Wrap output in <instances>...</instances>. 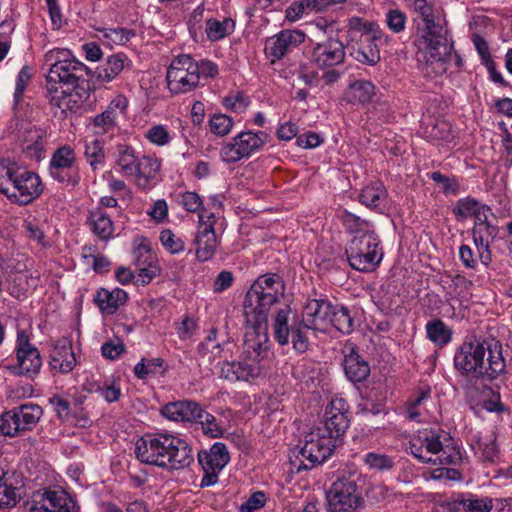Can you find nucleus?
<instances>
[{"label":"nucleus","mask_w":512,"mask_h":512,"mask_svg":"<svg viewBox=\"0 0 512 512\" xmlns=\"http://www.w3.org/2000/svg\"><path fill=\"white\" fill-rule=\"evenodd\" d=\"M43 409L35 403L22 404L0 414V435L14 438L36 427Z\"/></svg>","instance_id":"obj_9"},{"label":"nucleus","mask_w":512,"mask_h":512,"mask_svg":"<svg viewBox=\"0 0 512 512\" xmlns=\"http://www.w3.org/2000/svg\"><path fill=\"white\" fill-rule=\"evenodd\" d=\"M387 197V191L383 183L376 181L365 186L359 195L360 202L369 207L379 208Z\"/></svg>","instance_id":"obj_38"},{"label":"nucleus","mask_w":512,"mask_h":512,"mask_svg":"<svg viewBox=\"0 0 512 512\" xmlns=\"http://www.w3.org/2000/svg\"><path fill=\"white\" fill-rule=\"evenodd\" d=\"M414 9L425 24L423 31L443 28L438 22V12L434 9L432 3L427 0H414Z\"/></svg>","instance_id":"obj_45"},{"label":"nucleus","mask_w":512,"mask_h":512,"mask_svg":"<svg viewBox=\"0 0 512 512\" xmlns=\"http://www.w3.org/2000/svg\"><path fill=\"white\" fill-rule=\"evenodd\" d=\"M46 135V130L36 127L27 132L25 151L30 158L40 160L43 157Z\"/></svg>","instance_id":"obj_40"},{"label":"nucleus","mask_w":512,"mask_h":512,"mask_svg":"<svg viewBox=\"0 0 512 512\" xmlns=\"http://www.w3.org/2000/svg\"><path fill=\"white\" fill-rule=\"evenodd\" d=\"M330 319L331 329L335 328L343 334H348L353 330V318L349 310L342 305H333Z\"/></svg>","instance_id":"obj_50"},{"label":"nucleus","mask_w":512,"mask_h":512,"mask_svg":"<svg viewBox=\"0 0 512 512\" xmlns=\"http://www.w3.org/2000/svg\"><path fill=\"white\" fill-rule=\"evenodd\" d=\"M84 154L93 170L103 167L105 156L103 146L99 140L86 141Z\"/></svg>","instance_id":"obj_55"},{"label":"nucleus","mask_w":512,"mask_h":512,"mask_svg":"<svg viewBox=\"0 0 512 512\" xmlns=\"http://www.w3.org/2000/svg\"><path fill=\"white\" fill-rule=\"evenodd\" d=\"M195 423H199L203 433L211 438H218L223 435V430L217 422L216 417L207 412L201 405Z\"/></svg>","instance_id":"obj_52"},{"label":"nucleus","mask_w":512,"mask_h":512,"mask_svg":"<svg viewBox=\"0 0 512 512\" xmlns=\"http://www.w3.org/2000/svg\"><path fill=\"white\" fill-rule=\"evenodd\" d=\"M291 314L292 310L290 307L285 306L279 309L273 318V336L281 346H285L290 342V334L293 328V324L290 325Z\"/></svg>","instance_id":"obj_35"},{"label":"nucleus","mask_w":512,"mask_h":512,"mask_svg":"<svg viewBox=\"0 0 512 512\" xmlns=\"http://www.w3.org/2000/svg\"><path fill=\"white\" fill-rule=\"evenodd\" d=\"M453 44L449 43L443 28L423 31L418 41V61L422 71L430 77H438L448 72L449 54Z\"/></svg>","instance_id":"obj_6"},{"label":"nucleus","mask_w":512,"mask_h":512,"mask_svg":"<svg viewBox=\"0 0 512 512\" xmlns=\"http://www.w3.org/2000/svg\"><path fill=\"white\" fill-rule=\"evenodd\" d=\"M269 135L264 131H241L220 148V158L225 163H236L259 152L268 142Z\"/></svg>","instance_id":"obj_10"},{"label":"nucleus","mask_w":512,"mask_h":512,"mask_svg":"<svg viewBox=\"0 0 512 512\" xmlns=\"http://www.w3.org/2000/svg\"><path fill=\"white\" fill-rule=\"evenodd\" d=\"M379 243L373 231L355 235L346 248L350 266L360 272L374 271L382 260Z\"/></svg>","instance_id":"obj_8"},{"label":"nucleus","mask_w":512,"mask_h":512,"mask_svg":"<svg viewBox=\"0 0 512 512\" xmlns=\"http://www.w3.org/2000/svg\"><path fill=\"white\" fill-rule=\"evenodd\" d=\"M339 218L342 224L350 233H356V235H360L365 231H371L369 229V223L366 220L361 219L357 215L347 210L341 211L339 213Z\"/></svg>","instance_id":"obj_56"},{"label":"nucleus","mask_w":512,"mask_h":512,"mask_svg":"<svg viewBox=\"0 0 512 512\" xmlns=\"http://www.w3.org/2000/svg\"><path fill=\"white\" fill-rule=\"evenodd\" d=\"M385 25L395 34L403 32L407 24V16L400 9H389L385 13Z\"/></svg>","instance_id":"obj_59"},{"label":"nucleus","mask_w":512,"mask_h":512,"mask_svg":"<svg viewBox=\"0 0 512 512\" xmlns=\"http://www.w3.org/2000/svg\"><path fill=\"white\" fill-rule=\"evenodd\" d=\"M30 336L25 329L17 332L15 346L17 364L14 369L18 374L33 377L40 372L42 359L38 349L30 342Z\"/></svg>","instance_id":"obj_15"},{"label":"nucleus","mask_w":512,"mask_h":512,"mask_svg":"<svg viewBox=\"0 0 512 512\" xmlns=\"http://www.w3.org/2000/svg\"><path fill=\"white\" fill-rule=\"evenodd\" d=\"M473 241L479 251L483 263L490 260L489 246L498 234V227L490 222L473 226Z\"/></svg>","instance_id":"obj_31"},{"label":"nucleus","mask_w":512,"mask_h":512,"mask_svg":"<svg viewBox=\"0 0 512 512\" xmlns=\"http://www.w3.org/2000/svg\"><path fill=\"white\" fill-rule=\"evenodd\" d=\"M327 429L316 425L304 435L300 454L309 461L311 466L323 463L337 446L339 439L333 436Z\"/></svg>","instance_id":"obj_11"},{"label":"nucleus","mask_w":512,"mask_h":512,"mask_svg":"<svg viewBox=\"0 0 512 512\" xmlns=\"http://www.w3.org/2000/svg\"><path fill=\"white\" fill-rule=\"evenodd\" d=\"M261 372L262 364L246 359L243 352L239 360L219 363V376L231 382L254 380Z\"/></svg>","instance_id":"obj_22"},{"label":"nucleus","mask_w":512,"mask_h":512,"mask_svg":"<svg viewBox=\"0 0 512 512\" xmlns=\"http://www.w3.org/2000/svg\"><path fill=\"white\" fill-rule=\"evenodd\" d=\"M479 203L475 198L465 197L457 200L453 207V213L460 218H467L473 216L476 210L480 207Z\"/></svg>","instance_id":"obj_64"},{"label":"nucleus","mask_w":512,"mask_h":512,"mask_svg":"<svg viewBox=\"0 0 512 512\" xmlns=\"http://www.w3.org/2000/svg\"><path fill=\"white\" fill-rule=\"evenodd\" d=\"M136 177L137 185L142 189L150 188L156 181L160 171L161 162L156 157L143 156L138 159L136 165Z\"/></svg>","instance_id":"obj_30"},{"label":"nucleus","mask_w":512,"mask_h":512,"mask_svg":"<svg viewBox=\"0 0 512 512\" xmlns=\"http://www.w3.org/2000/svg\"><path fill=\"white\" fill-rule=\"evenodd\" d=\"M135 254H145L144 267H139L135 276V283L141 285L149 284L157 275L160 274V268L155 264V257L147 246H142L135 251Z\"/></svg>","instance_id":"obj_36"},{"label":"nucleus","mask_w":512,"mask_h":512,"mask_svg":"<svg viewBox=\"0 0 512 512\" xmlns=\"http://www.w3.org/2000/svg\"><path fill=\"white\" fill-rule=\"evenodd\" d=\"M200 412V404L192 400L170 402L161 407L160 413L170 421L195 423Z\"/></svg>","instance_id":"obj_26"},{"label":"nucleus","mask_w":512,"mask_h":512,"mask_svg":"<svg viewBox=\"0 0 512 512\" xmlns=\"http://www.w3.org/2000/svg\"><path fill=\"white\" fill-rule=\"evenodd\" d=\"M179 204L188 212L203 214V201L199 194L192 191L180 193Z\"/></svg>","instance_id":"obj_62"},{"label":"nucleus","mask_w":512,"mask_h":512,"mask_svg":"<svg viewBox=\"0 0 512 512\" xmlns=\"http://www.w3.org/2000/svg\"><path fill=\"white\" fill-rule=\"evenodd\" d=\"M136 458L145 464L173 471L193 462L192 448L186 440L170 433H146L135 443Z\"/></svg>","instance_id":"obj_1"},{"label":"nucleus","mask_w":512,"mask_h":512,"mask_svg":"<svg viewBox=\"0 0 512 512\" xmlns=\"http://www.w3.org/2000/svg\"><path fill=\"white\" fill-rule=\"evenodd\" d=\"M76 364L77 360L72 341L66 337L57 340L50 354L49 365L51 369L66 374L71 372Z\"/></svg>","instance_id":"obj_25"},{"label":"nucleus","mask_w":512,"mask_h":512,"mask_svg":"<svg viewBox=\"0 0 512 512\" xmlns=\"http://www.w3.org/2000/svg\"><path fill=\"white\" fill-rule=\"evenodd\" d=\"M32 512H79L77 502L63 490H46L33 495Z\"/></svg>","instance_id":"obj_16"},{"label":"nucleus","mask_w":512,"mask_h":512,"mask_svg":"<svg viewBox=\"0 0 512 512\" xmlns=\"http://www.w3.org/2000/svg\"><path fill=\"white\" fill-rule=\"evenodd\" d=\"M308 328L302 325V319L300 321L293 323V328L291 330V342L293 344V348L298 353H304L308 350L309 347V339L306 334Z\"/></svg>","instance_id":"obj_58"},{"label":"nucleus","mask_w":512,"mask_h":512,"mask_svg":"<svg viewBox=\"0 0 512 512\" xmlns=\"http://www.w3.org/2000/svg\"><path fill=\"white\" fill-rule=\"evenodd\" d=\"M492 502L488 498H477L469 496L451 503V510L454 512H490Z\"/></svg>","instance_id":"obj_41"},{"label":"nucleus","mask_w":512,"mask_h":512,"mask_svg":"<svg viewBox=\"0 0 512 512\" xmlns=\"http://www.w3.org/2000/svg\"><path fill=\"white\" fill-rule=\"evenodd\" d=\"M426 337L434 345L443 347L452 340V330L441 319H433L425 325Z\"/></svg>","instance_id":"obj_37"},{"label":"nucleus","mask_w":512,"mask_h":512,"mask_svg":"<svg viewBox=\"0 0 512 512\" xmlns=\"http://www.w3.org/2000/svg\"><path fill=\"white\" fill-rule=\"evenodd\" d=\"M20 500L17 487L13 485L12 475L2 473L0 475V508L14 507Z\"/></svg>","instance_id":"obj_44"},{"label":"nucleus","mask_w":512,"mask_h":512,"mask_svg":"<svg viewBox=\"0 0 512 512\" xmlns=\"http://www.w3.org/2000/svg\"><path fill=\"white\" fill-rule=\"evenodd\" d=\"M233 126V118L226 114H214L209 120L210 131L220 137L228 135Z\"/></svg>","instance_id":"obj_57"},{"label":"nucleus","mask_w":512,"mask_h":512,"mask_svg":"<svg viewBox=\"0 0 512 512\" xmlns=\"http://www.w3.org/2000/svg\"><path fill=\"white\" fill-rule=\"evenodd\" d=\"M343 366L347 378L352 382H362L370 374L369 364L352 346H345L344 348Z\"/></svg>","instance_id":"obj_27"},{"label":"nucleus","mask_w":512,"mask_h":512,"mask_svg":"<svg viewBox=\"0 0 512 512\" xmlns=\"http://www.w3.org/2000/svg\"><path fill=\"white\" fill-rule=\"evenodd\" d=\"M349 405L343 398H332L325 409L324 420L318 425L328 428L333 436L340 439L349 427Z\"/></svg>","instance_id":"obj_24"},{"label":"nucleus","mask_w":512,"mask_h":512,"mask_svg":"<svg viewBox=\"0 0 512 512\" xmlns=\"http://www.w3.org/2000/svg\"><path fill=\"white\" fill-rule=\"evenodd\" d=\"M426 137L432 142H451L454 138L452 126L443 119H435L425 128Z\"/></svg>","instance_id":"obj_43"},{"label":"nucleus","mask_w":512,"mask_h":512,"mask_svg":"<svg viewBox=\"0 0 512 512\" xmlns=\"http://www.w3.org/2000/svg\"><path fill=\"white\" fill-rule=\"evenodd\" d=\"M128 299V294L120 288L108 290L100 288L94 295V302L102 313L112 315L120 306L124 305Z\"/></svg>","instance_id":"obj_28"},{"label":"nucleus","mask_w":512,"mask_h":512,"mask_svg":"<svg viewBox=\"0 0 512 512\" xmlns=\"http://www.w3.org/2000/svg\"><path fill=\"white\" fill-rule=\"evenodd\" d=\"M376 95L375 85L368 80H355L346 88L343 98L352 105H366Z\"/></svg>","instance_id":"obj_29"},{"label":"nucleus","mask_w":512,"mask_h":512,"mask_svg":"<svg viewBox=\"0 0 512 512\" xmlns=\"http://www.w3.org/2000/svg\"><path fill=\"white\" fill-rule=\"evenodd\" d=\"M23 168L9 159H0V192L7 194L16 181V175L20 174Z\"/></svg>","instance_id":"obj_48"},{"label":"nucleus","mask_w":512,"mask_h":512,"mask_svg":"<svg viewBox=\"0 0 512 512\" xmlns=\"http://www.w3.org/2000/svg\"><path fill=\"white\" fill-rule=\"evenodd\" d=\"M431 392L429 386L419 389L416 397L408 403L406 408V415L409 420L417 422L422 420V408H425L427 402L431 400Z\"/></svg>","instance_id":"obj_46"},{"label":"nucleus","mask_w":512,"mask_h":512,"mask_svg":"<svg viewBox=\"0 0 512 512\" xmlns=\"http://www.w3.org/2000/svg\"><path fill=\"white\" fill-rule=\"evenodd\" d=\"M449 443L450 439L440 428H424L413 434L409 441V449L422 463L456 465L461 460V454Z\"/></svg>","instance_id":"obj_3"},{"label":"nucleus","mask_w":512,"mask_h":512,"mask_svg":"<svg viewBox=\"0 0 512 512\" xmlns=\"http://www.w3.org/2000/svg\"><path fill=\"white\" fill-rule=\"evenodd\" d=\"M99 32L101 33V39L109 45H125L136 35L133 29L124 27L103 28Z\"/></svg>","instance_id":"obj_51"},{"label":"nucleus","mask_w":512,"mask_h":512,"mask_svg":"<svg viewBox=\"0 0 512 512\" xmlns=\"http://www.w3.org/2000/svg\"><path fill=\"white\" fill-rule=\"evenodd\" d=\"M89 223L92 232L99 239L107 241L113 237V222L110 215H108L102 207H96L90 212Z\"/></svg>","instance_id":"obj_34"},{"label":"nucleus","mask_w":512,"mask_h":512,"mask_svg":"<svg viewBox=\"0 0 512 512\" xmlns=\"http://www.w3.org/2000/svg\"><path fill=\"white\" fill-rule=\"evenodd\" d=\"M49 173L54 180L71 187L77 186L81 180L78 166L57 169L55 171H50Z\"/></svg>","instance_id":"obj_60"},{"label":"nucleus","mask_w":512,"mask_h":512,"mask_svg":"<svg viewBox=\"0 0 512 512\" xmlns=\"http://www.w3.org/2000/svg\"><path fill=\"white\" fill-rule=\"evenodd\" d=\"M44 63L49 67L47 82L53 89V84H66L74 86L78 79V73L90 70L84 63L77 60L68 49L53 48L44 55Z\"/></svg>","instance_id":"obj_7"},{"label":"nucleus","mask_w":512,"mask_h":512,"mask_svg":"<svg viewBox=\"0 0 512 512\" xmlns=\"http://www.w3.org/2000/svg\"><path fill=\"white\" fill-rule=\"evenodd\" d=\"M19 173L6 196L15 203L27 205L42 193L43 186L36 173L25 169Z\"/></svg>","instance_id":"obj_20"},{"label":"nucleus","mask_w":512,"mask_h":512,"mask_svg":"<svg viewBox=\"0 0 512 512\" xmlns=\"http://www.w3.org/2000/svg\"><path fill=\"white\" fill-rule=\"evenodd\" d=\"M159 239L162 246L171 254H179L185 249L182 238L175 235L170 229L162 230Z\"/></svg>","instance_id":"obj_61"},{"label":"nucleus","mask_w":512,"mask_h":512,"mask_svg":"<svg viewBox=\"0 0 512 512\" xmlns=\"http://www.w3.org/2000/svg\"><path fill=\"white\" fill-rule=\"evenodd\" d=\"M327 512H359L364 505L356 483L348 478L335 481L326 493Z\"/></svg>","instance_id":"obj_12"},{"label":"nucleus","mask_w":512,"mask_h":512,"mask_svg":"<svg viewBox=\"0 0 512 512\" xmlns=\"http://www.w3.org/2000/svg\"><path fill=\"white\" fill-rule=\"evenodd\" d=\"M26 262H30L28 259ZM7 289L9 293L22 299L31 295L40 284V272L37 269L29 268L27 263L18 264L8 276Z\"/></svg>","instance_id":"obj_17"},{"label":"nucleus","mask_w":512,"mask_h":512,"mask_svg":"<svg viewBox=\"0 0 512 512\" xmlns=\"http://www.w3.org/2000/svg\"><path fill=\"white\" fill-rule=\"evenodd\" d=\"M380 46L366 39L361 40L358 49L353 52L354 58L363 64L376 65L380 61Z\"/></svg>","instance_id":"obj_47"},{"label":"nucleus","mask_w":512,"mask_h":512,"mask_svg":"<svg viewBox=\"0 0 512 512\" xmlns=\"http://www.w3.org/2000/svg\"><path fill=\"white\" fill-rule=\"evenodd\" d=\"M49 404L53 407L57 417L62 421L73 422L70 403L60 395H53L49 398Z\"/></svg>","instance_id":"obj_63"},{"label":"nucleus","mask_w":512,"mask_h":512,"mask_svg":"<svg viewBox=\"0 0 512 512\" xmlns=\"http://www.w3.org/2000/svg\"><path fill=\"white\" fill-rule=\"evenodd\" d=\"M88 94L86 91L80 92L79 90H72L69 93H64L60 97L58 106L63 111H70L73 113L78 112L84 105Z\"/></svg>","instance_id":"obj_53"},{"label":"nucleus","mask_w":512,"mask_h":512,"mask_svg":"<svg viewBox=\"0 0 512 512\" xmlns=\"http://www.w3.org/2000/svg\"><path fill=\"white\" fill-rule=\"evenodd\" d=\"M230 460L229 452L224 443L216 442L209 450L198 453V462L203 471L200 486L210 487L218 482V476Z\"/></svg>","instance_id":"obj_13"},{"label":"nucleus","mask_w":512,"mask_h":512,"mask_svg":"<svg viewBox=\"0 0 512 512\" xmlns=\"http://www.w3.org/2000/svg\"><path fill=\"white\" fill-rule=\"evenodd\" d=\"M285 284L278 274L259 276L246 293L243 310L247 322H267L271 307L284 296Z\"/></svg>","instance_id":"obj_4"},{"label":"nucleus","mask_w":512,"mask_h":512,"mask_svg":"<svg viewBox=\"0 0 512 512\" xmlns=\"http://www.w3.org/2000/svg\"><path fill=\"white\" fill-rule=\"evenodd\" d=\"M145 138L153 145L158 147L167 146L173 139V134L167 126L157 124L151 126L145 132Z\"/></svg>","instance_id":"obj_54"},{"label":"nucleus","mask_w":512,"mask_h":512,"mask_svg":"<svg viewBox=\"0 0 512 512\" xmlns=\"http://www.w3.org/2000/svg\"><path fill=\"white\" fill-rule=\"evenodd\" d=\"M470 446L484 461L493 462L498 455V446L493 432L475 433L470 437Z\"/></svg>","instance_id":"obj_32"},{"label":"nucleus","mask_w":512,"mask_h":512,"mask_svg":"<svg viewBox=\"0 0 512 512\" xmlns=\"http://www.w3.org/2000/svg\"><path fill=\"white\" fill-rule=\"evenodd\" d=\"M454 367L464 376L493 380L505 372L506 364L500 344L491 346L471 337L457 348Z\"/></svg>","instance_id":"obj_2"},{"label":"nucleus","mask_w":512,"mask_h":512,"mask_svg":"<svg viewBox=\"0 0 512 512\" xmlns=\"http://www.w3.org/2000/svg\"><path fill=\"white\" fill-rule=\"evenodd\" d=\"M215 222L216 217L214 213L199 215L193 244L195 245V256L200 262L212 259L220 244V238L216 235L214 229Z\"/></svg>","instance_id":"obj_14"},{"label":"nucleus","mask_w":512,"mask_h":512,"mask_svg":"<svg viewBox=\"0 0 512 512\" xmlns=\"http://www.w3.org/2000/svg\"><path fill=\"white\" fill-rule=\"evenodd\" d=\"M235 29V22L231 18L209 19L206 22L205 32L210 41H218L230 35Z\"/></svg>","instance_id":"obj_42"},{"label":"nucleus","mask_w":512,"mask_h":512,"mask_svg":"<svg viewBox=\"0 0 512 512\" xmlns=\"http://www.w3.org/2000/svg\"><path fill=\"white\" fill-rule=\"evenodd\" d=\"M345 48L343 43L336 38H329L316 43L310 52V60L318 68H330L343 63Z\"/></svg>","instance_id":"obj_21"},{"label":"nucleus","mask_w":512,"mask_h":512,"mask_svg":"<svg viewBox=\"0 0 512 512\" xmlns=\"http://www.w3.org/2000/svg\"><path fill=\"white\" fill-rule=\"evenodd\" d=\"M128 58L122 53L108 56L105 63L96 68V78L101 83H109L118 77L124 70Z\"/></svg>","instance_id":"obj_33"},{"label":"nucleus","mask_w":512,"mask_h":512,"mask_svg":"<svg viewBox=\"0 0 512 512\" xmlns=\"http://www.w3.org/2000/svg\"><path fill=\"white\" fill-rule=\"evenodd\" d=\"M218 73V66L210 60L198 62L188 54L179 55L167 69V86L173 94L188 93L200 85L201 79H213Z\"/></svg>","instance_id":"obj_5"},{"label":"nucleus","mask_w":512,"mask_h":512,"mask_svg":"<svg viewBox=\"0 0 512 512\" xmlns=\"http://www.w3.org/2000/svg\"><path fill=\"white\" fill-rule=\"evenodd\" d=\"M244 336L243 353L246 359L254 360L261 364L269 355V336L265 323L248 322Z\"/></svg>","instance_id":"obj_18"},{"label":"nucleus","mask_w":512,"mask_h":512,"mask_svg":"<svg viewBox=\"0 0 512 512\" xmlns=\"http://www.w3.org/2000/svg\"><path fill=\"white\" fill-rule=\"evenodd\" d=\"M138 159L131 146H117L116 169L124 176H134Z\"/></svg>","instance_id":"obj_39"},{"label":"nucleus","mask_w":512,"mask_h":512,"mask_svg":"<svg viewBox=\"0 0 512 512\" xmlns=\"http://www.w3.org/2000/svg\"><path fill=\"white\" fill-rule=\"evenodd\" d=\"M77 166L76 153L70 146H62L55 150L50 160V171Z\"/></svg>","instance_id":"obj_49"},{"label":"nucleus","mask_w":512,"mask_h":512,"mask_svg":"<svg viewBox=\"0 0 512 512\" xmlns=\"http://www.w3.org/2000/svg\"><path fill=\"white\" fill-rule=\"evenodd\" d=\"M333 304L325 299H311L303 308L302 325L315 332L328 333L331 330Z\"/></svg>","instance_id":"obj_19"},{"label":"nucleus","mask_w":512,"mask_h":512,"mask_svg":"<svg viewBox=\"0 0 512 512\" xmlns=\"http://www.w3.org/2000/svg\"><path fill=\"white\" fill-rule=\"evenodd\" d=\"M304 40L305 34L300 30L285 29L266 40L264 51L266 56L274 62L283 58Z\"/></svg>","instance_id":"obj_23"}]
</instances>
